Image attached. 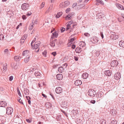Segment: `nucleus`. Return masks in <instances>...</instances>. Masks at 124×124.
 Wrapping results in <instances>:
<instances>
[{
    "instance_id": "37",
    "label": "nucleus",
    "mask_w": 124,
    "mask_h": 124,
    "mask_svg": "<svg viewBox=\"0 0 124 124\" xmlns=\"http://www.w3.org/2000/svg\"><path fill=\"white\" fill-rule=\"evenodd\" d=\"M47 53V51L45 50L42 53L43 55L45 57H46V54Z\"/></svg>"
},
{
    "instance_id": "58",
    "label": "nucleus",
    "mask_w": 124,
    "mask_h": 124,
    "mask_svg": "<svg viewBox=\"0 0 124 124\" xmlns=\"http://www.w3.org/2000/svg\"><path fill=\"white\" fill-rule=\"evenodd\" d=\"M84 35L86 36H89V34L88 33H85L84 34Z\"/></svg>"
},
{
    "instance_id": "9",
    "label": "nucleus",
    "mask_w": 124,
    "mask_h": 124,
    "mask_svg": "<svg viewBox=\"0 0 124 124\" xmlns=\"http://www.w3.org/2000/svg\"><path fill=\"white\" fill-rule=\"evenodd\" d=\"M31 53L28 50H25L23 51V56H26V57H28L30 56Z\"/></svg>"
},
{
    "instance_id": "30",
    "label": "nucleus",
    "mask_w": 124,
    "mask_h": 124,
    "mask_svg": "<svg viewBox=\"0 0 124 124\" xmlns=\"http://www.w3.org/2000/svg\"><path fill=\"white\" fill-rule=\"evenodd\" d=\"M64 69L63 67H59L58 69V71L60 73H62L64 71Z\"/></svg>"
},
{
    "instance_id": "6",
    "label": "nucleus",
    "mask_w": 124,
    "mask_h": 124,
    "mask_svg": "<svg viewBox=\"0 0 124 124\" xmlns=\"http://www.w3.org/2000/svg\"><path fill=\"white\" fill-rule=\"evenodd\" d=\"M29 72L28 73V72H26L23 73L21 77V79L23 80L24 79L26 78V76H28V79L30 77V75H29Z\"/></svg>"
},
{
    "instance_id": "3",
    "label": "nucleus",
    "mask_w": 124,
    "mask_h": 124,
    "mask_svg": "<svg viewBox=\"0 0 124 124\" xmlns=\"http://www.w3.org/2000/svg\"><path fill=\"white\" fill-rule=\"evenodd\" d=\"M29 6L28 3H24L21 6L22 9L24 10H26L28 9Z\"/></svg>"
},
{
    "instance_id": "59",
    "label": "nucleus",
    "mask_w": 124,
    "mask_h": 124,
    "mask_svg": "<svg viewBox=\"0 0 124 124\" xmlns=\"http://www.w3.org/2000/svg\"><path fill=\"white\" fill-rule=\"evenodd\" d=\"M52 54L54 56H55L56 55V53L55 52H53L52 53Z\"/></svg>"
},
{
    "instance_id": "43",
    "label": "nucleus",
    "mask_w": 124,
    "mask_h": 124,
    "mask_svg": "<svg viewBox=\"0 0 124 124\" xmlns=\"http://www.w3.org/2000/svg\"><path fill=\"white\" fill-rule=\"evenodd\" d=\"M27 37V35L26 34L24 35L22 38V39L25 40Z\"/></svg>"
},
{
    "instance_id": "12",
    "label": "nucleus",
    "mask_w": 124,
    "mask_h": 124,
    "mask_svg": "<svg viewBox=\"0 0 124 124\" xmlns=\"http://www.w3.org/2000/svg\"><path fill=\"white\" fill-rule=\"evenodd\" d=\"M11 66L15 69H17L18 67V63H15L14 62H12L11 64Z\"/></svg>"
},
{
    "instance_id": "42",
    "label": "nucleus",
    "mask_w": 124,
    "mask_h": 124,
    "mask_svg": "<svg viewBox=\"0 0 124 124\" xmlns=\"http://www.w3.org/2000/svg\"><path fill=\"white\" fill-rule=\"evenodd\" d=\"M97 2L102 5H104V2L101 0H98Z\"/></svg>"
},
{
    "instance_id": "36",
    "label": "nucleus",
    "mask_w": 124,
    "mask_h": 124,
    "mask_svg": "<svg viewBox=\"0 0 124 124\" xmlns=\"http://www.w3.org/2000/svg\"><path fill=\"white\" fill-rule=\"evenodd\" d=\"M59 7L61 8H62L65 7L63 3L62 2L61 3L59 6Z\"/></svg>"
},
{
    "instance_id": "23",
    "label": "nucleus",
    "mask_w": 124,
    "mask_h": 124,
    "mask_svg": "<svg viewBox=\"0 0 124 124\" xmlns=\"http://www.w3.org/2000/svg\"><path fill=\"white\" fill-rule=\"evenodd\" d=\"M21 59V57L19 56H15L14 57V59L16 61H19Z\"/></svg>"
},
{
    "instance_id": "63",
    "label": "nucleus",
    "mask_w": 124,
    "mask_h": 124,
    "mask_svg": "<svg viewBox=\"0 0 124 124\" xmlns=\"http://www.w3.org/2000/svg\"><path fill=\"white\" fill-rule=\"evenodd\" d=\"M75 47H76V46H75V45H72L71 47L72 49H74L75 48Z\"/></svg>"
},
{
    "instance_id": "38",
    "label": "nucleus",
    "mask_w": 124,
    "mask_h": 124,
    "mask_svg": "<svg viewBox=\"0 0 124 124\" xmlns=\"http://www.w3.org/2000/svg\"><path fill=\"white\" fill-rule=\"evenodd\" d=\"M117 123V121L115 120H112L110 124H116Z\"/></svg>"
},
{
    "instance_id": "62",
    "label": "nucleus",
    "mask_w": 124,
    "mask_h": 124,
    "mask_svg": "<svg viewBox=\"0 0 124 124\" xmlns=\"http://www.w3.org/2000/svg\"><path fill=\"white\" fill-rule=\"evenodd\" d=\"M54 30L55 29L54 28H52L51 32L52 33H53V32L54 31V32L55 31Z\"/></svg>"
},
{
    "instance_id": "24",
    "label": "nucleus",
    "mask_w": 124,
    "mask_h": 124,
    "mask_svg": "<svg viewBox=\"0 0 124 124\" xmlns=\"http://www.w3.org/2000/svg\"><path fill=\"white\" fill-rule=\"evenodd\" d=\"M30 57V56H29L28 57H26L25 58L24 60V62L26 63H28L29 61Z\"/></svg>"
},
{
    "instance_id": "29",
    "label": "nucleus",
    "mask_w": 124,
    "mask_h": 124,
    "mask_svg": "<svg viewBox=\"0 0 124 124\" xmlns=\"http://www.w3.org/2000/svg\"><path fill=\"white\" fill-rule=\"evenodd\" d=\"M2 117H1V120L2 122L1 124H4L6 122V118L5 117H3L1 116Z\"/></svg>"
},
{
    "instance_id": "41",
    "label": "nucleus",
    "mask_w": 124,
    "mask_h": 124,
    "mask_svg": "<svg viewBox=\"0 0 124 124\" xmlns=\"http://www.w3.org/2000/svg\"><path fill=\"white\" fill-rule=\"evenodd\" d=\"M119 36L118 35H114L113 39L114 40H116L118 38Z\"/></svg>"
},
{
    "instance_id": "44",
    "label": "nucleus",
    "mask_w": 124,
    "mask_h": 124,
    "mask_svg": "<svg viewBox=\"0 0 124 124\" xmlns=\"http://www.w3.org/2000/svg\"><path fill=\"white\" fill-rule=\"evenodd\" d=\"M17 93L20 96V97H21V94L20 92V91L19 88H17Z\"/></svg>"
},
{
    "instance_id": "56",
    "label": "nucleus",
    "mask_w": 124,
    "mask_h": 124,
    "mask_svg": "<svg viewBox=\"0 0 124 124\" xmlns=\"http://www.w3.org/2000/svg\"><path fill=\"white\" fill-rule=\"evenodd\" d=\"M90 102L93 104H94L95 102V101L94 100H92L90 101Z\"/></svg>"
},
{
    "instance_id": "8",
    "label": "nucleus",
    "mask_w": 124,
    "mask_h": 124,
    "mask_svg": "<svg viewBox=\"0 0 124 124\" xmlns=\"http://www.w3.org/2000/svg\"><path fill=\"white\" fill-rule=\"evenodd\" d=\"M6 113L7 115H10L12 113L13 109L11 107H8L6 109Z\"/></svg>"
},
{
    "instance_id": "18",
    "label": "nucleus",
    "mask_w": 124,
    "mask_h": 124,
    "mask_svg": "<svg viewBox=\"0 0 124 124\" xmlns=\"http://www.w3.org/2000/svg\"><path fill=\"white\" fill-rule=\"evenodd\" d=\"M82 81L80 80H77L75 82V84L76 85L78 86L81 85Z\"/></svg>"
},
{
    "instance_id": "49",
    "label": "nucleus",
    "mask_w": 124,
    "mask_h": 124,
    "mask_svg": "<svg viewBox=\"0 0 124 124\" xmlns=\"http://www.w3.org/2000/svg\"><path fill=\"white\" fill-rule=\"evenodd\" d=\"M77 5V3H74L73 4V5L72 6V7L73 8Z\"/></svg>"
},
{
    "instance_id": "54",
    "label": "nucleus",
    "mask_w": 124,
    "mask_h": 124,
    "mask_svg": "<svg viewBox=\"0 0 124 124\" xmlns=\"http://www.w3.org/2000/svg\"><path fill=\"white\" fill-rule=\"evenodd\" d=\"M26 121L28 123H30L32 121V120L31 119H26Z\"/></svg>"
},
{
    "instance_id": "45",
    "label": "nucleus",
    "mask_w": 124,
    "mask_h": 124,
    "mask_svg": "<svg viewBox=\"0 0 124 124\" xmlns=\"http://www.w3.org/2000/svg\"><path fill=\"white\" fill-rule=\"evenodd\" d=\"M18 101L21 104H23V103L22 102V100H21L20 98H19V99H18Z\"/></svg>"
},
{
    "instance_id": "32",
    "label": "nucleus",
    "mask_w": 124,
    "mask_h": 124,
    "mask_svg": "<svg viewBox=\"0 0 124 124\" xmlns=\"http://www.w3.org/2000/svg\"><path fill=\"white\" fill-rule=\"evenodd\" d=\"M65 7L69 6L70 4V2L68 1H66L63 3Z\"/></svg>"
},
{
    "instance_id": "5",
    "label": "nucleus",
    "mask_w": 124,
    "mask_h": 124,
    "mask_svg": "<svg viewBox=\"0 0 124 124\" xmlns=\"http://www.w3.org/2000/svg\"><path fill=\"white\" fill-rule=\"evenodd\" d=\"M7 64L6 63H3L1 64V70L3 72L7 70Z\"/></svg>"
},
{
    "instance_id": "20",
    "label": "nucleus",
    "mask_w": 124,
    "mask_h": 124,
    "mask_svg": "<svg viewBox=\"0 0 124 124\" xmlns=\"http://www.w3.org/2000/svg\"><path fill=\"white\" fill-rule=\"evenodd\" d=\"M56 78L58 80H60L62 79L63 76L62 74H58L56 76Z\"/></svg>"
},
{
    "instance_id": "53",
    "label": "nucleus",
    "mask_w": 124,
    "mask_h": 124,
    "mask_svg": "<svg viewBox=\"0 0 124 124\" xmlns=\"http://www.w3.org/2000/svg\"><path fill=\"white\" fill-rule=\"evenodd\" d=\"M22 18L23 20H24L26 19L27 17L25 15H23L22 16Z\"/></svg>"
},
{
    "instance_id": "14",
    "label": "nucleus",
    "mask_w": 124,
    "mask_h": 124,
    "mask_svg": "<svg viewBox=\"0 0 124 124\" xmlns=\"http://www.w3.org/2000/svg\"><path fill=\"white\" fill-rule=\"evenodd\" d=\"M7 104L5 102L3 101H0V107H3L5 111V106Z\"/></svg>"
},
{
    "instance_id": "28",
    "label": "nucleus",
    "mask_w": 124,
    "mask_h": 124,
    "mask_svg": "<svg viewBox=\"0 0 124 124\" xmlns=\"http://www.w3.org/2000/svg\"><path fill=\"white\" fill-rule=\"evenodd\" d=\"M41 74L38 70L36 71L35 73V75L36 77H38V76H40Z\"/></svg>"
},
{
    "instance_id": "15",
    "label": "nucleus",
    "mask_w": 124,
    "mask_h": 124,
    "mask_svg": "<svg viewBox=\"0 0 124 124\" xmlns=\"http://www.w3.org/2000/svg\"><path fill=\"white\" fill-rule=\"evenodd\" d=\"M115 5L117 8L121 10H123L124 9V8L121 5L117 3H116Z\"/></svg>"
},
{
    "instance_id": "57",
    "label": "nucleus",
    "mask_w": 124,
    "mask_h": 124,
    "mask_svg": "<svg viewBox=\"0 0 124 124\" xmlns=\"http://www.w3.org/2000/svg\"><path fill=\"white\" fill-rule=\"evenodd\" d=\"M98 96L99 97H102V95H101V94L100 93H99L98 94Z\"/></svg>"
},
{
    "instance_id": "13",
    "label": "nucleus",
    "mask_w": 124,
    "mask_h": 124,
    "mask_svg": "<svg viewBox=\"0 0 124 124\" xmlns=\"http://www.w3.org/2000/svg\"><path fill=\"white\" fill-rule=\"evenodd\" d=\"M71 13H69L68 15L66 16L65 17V19L66 20H68L71 19V16L73 15Z\"/></svg>"
},
{
    "instance_id": "46",
    "label": "nucleus",
    "mask_w": 124,
    "mask_h": 124,
    "mask_svg": "<svg viewBox=\"0 0 124 124\" xmlns=\"http://www.w3.org/2000/svg\"><path fill=\"white\" fill-rule=\"evenodd\" d=\"M70 8H68L66 9V12L67 13H68L70 12Z\"/></svg>"
},
{
    "instance_id": "27",
    "label": "nucleus",
    "mask_w": 124,
    "mask_h": 124,
    "mask_svg": "<svg viewBox=\"0 0 124 124\" xmlns=\"http://www.w3.org/2000/svg\"><path fill=\"white\" fill-rule=\"evenodd\" d=\"M53 8V5H50L48 9L46 11V13H48Z\"/></svg>"
},
{
    "instance_id": "7",
    "label": "nucleus",
    "mask_w": 124,
    "mask_h": 124,
    "mask_svg": "<svg viewBox=\"0 0 124 124\" xmlns=\"http://www.w3.org/2000/svg\"><path fill=\"white\" fill-rule=\"evenodd\" d=\"M118 64V62L117 61L114 60L112 61L110 65L111 67H116Z\"/></svg>"
},
{
    "instance_id": "48",
    "label": "nucleus",
    "mask_w": 124,
    "mask_h": 124,
    "mask_svg": "<svg viewBox=\"0 0 124 124\" xmlns=\"http://www.w3.org/2000/svg\"><path fill=\"white\" fill-rule=\"evenodd\" d=\"M22 23H20L19 24V25H18L17 26V27H16V29H18L19 27L20 26H22Z\"/></svg>"
},
{
    "instance_id": "1",
    "label": "nucleus",
    "mask_w": 124,
    "mask_h": 124,
    "mask_svg": "<svg viewBox=\"0 0 124 124\" xmlns=\"http://www.w3.org/2000/svg\"><path fill=\"white\" fill-rule=\"evenodd\" d=\"M66 24L67 27L66 30L67 31L69 29L73 28L74 26H76L77 24L76 22H74L72 20H71L68 22Z\"/></svg>"
},
{
    "instance_id": "60",
    "label": "nucleus",
    "mask_w": 124,
    "mask_h": 124,
    "mask_svg": "<svg viewBox=\"0 0 124 124\" xmlns=\"http://www.w3.org/2000/svg\"><path fill=\"white\" fill-rule=\"evenodd\" d=\"M74 59L76 61H77L78 60V57L76 56H75L74 57Z\"/></svg>"
},
{
    "instance_id": "39",
    "label": "nucleus",
    "mask_w": 124,
    "mask_h": 124,
    "mask_svg": "<svg viewBox=\"0 0 124 124\" xmlns=\"http://www.w3.org/2000/svg\"><path fill=\"white\" fill-rule=\"evenodd\" d=\"M50 45L51 46H55V43L54 41H51L50 43Z\"/></svg>"
},
{
    "instance_id": "2",
    "label": "nucleus",
    "mask_w": 124,
    "mask_h": 124,
    "mask_svg": "<svg viewBox=\"0 0 124 124\" xmlns=\"http://www.w3.org/2000/svg\"><path fill=\"white\" fill-rule=\"evenodd\" d=\"M39 45V44L38 42H36L33 44V41H32L31 43V46L33 49H37L38 48Z\"/></svg>"
},
{
    "instance_id": "4",
    "label": "nucleus",
    "mask_w": 124,
    "mask_h": 124,
    "mask_svg": "<svg viewBox=\"0 0 124 124\" xmlns=\"http://www.w3.org/2000/svg\"><path fill=\"white\" fill-rule=\"evenodd\" d=\"M88 93V95L90 96L94 97L96 93L93 89H92L89 90Z\"/></svg>"
},
{
    "instance_id": "25",
    "label": "nucleus",
    "mask_w": 124,
    "mask_h": 124,
    "mask_svg": "<svg viewBox=\"0 0 124 124\" xmlns=\"http://www.w3.org/2000/svg\"><path fill=\"white\" fill-rule=\"evenodd\" d=\"M53 35L52 36V38H53L54 37L57 38L58 36V34L57 33L54 31L52 33Z\"/></svg>"
},
{
    "instance_id": "19",
    "label": "nucleus",
    "mask_w": 124,
    "mask_h": 124,
    "mask_svg": "<svg viewBox=\"0 0 124 124\" xmlns=\"http://www.w3.org/2000/svg\"><path fill=\"white\" fill-rule=\"evenodd\" d=\"M34 21L33 20L32 23L30 24L29 27V29L30 30H32L33 29L34 26Z\"/></svg>"
},
{
    "instance_id": "51",
    "label": "nucleus",
    "mask_w": 124,
    "mask_h": 124,
    "mask_svg": "<svg viewBox=\"0 0 124 124\" xmlns=\"http://www.w3.org/2000/svg\"><path fill=\"white\" fill-rule=\"evenodd\" d=\"M8 52V49H6L4 50V52L5 53V54H7Z\"/></svg>"
},
{
    "instance_id": "31",
    "label": "nucleus",
    "mask_w": 124,
    "mask_h": 124,
    "mask_svg": "<svg viewBox=\"0 0 124 124\" xmlns=\"http://www.w3.org/2000/svg\"><path fill=\"white\" fill-rule=\"evenodd\" d=\"M79 45L81 47H83L85 46V44L83 41L79 43Z\"/></svg>"
},
{
    "instance_id": "50",
    "label": "nucleus",
    "mask_w": 124,
    "mask_h": 124,
    "mask_svg": "<svg viewBox=\"0 0 124 124\" xmlns=\"http://www.w3.org/2000/svg\"><path fill=\"white\" fill-rule=\"evenodd\" d=\"M79 6L81 8H83L85 7V4H81L79 5Z\"/></svg>"
},
{
    "instance_id": "17",
    "label": "nucleus",
    "mask_w": 124,
    "mask_h": 124,
    "mask_svg": "<svg viewBox=\"0 0 124 124\" xmlns=\"http://www.w3.org/2000/svg\"><path fill=\"white\" fill-rule=\"evenodd\" d=\"M63 14L62 12L61 11L58 12L55 16V18H59Z\"/></svg>"
},
{
    "instance_id": "47",
    "label": "nucleus",
    "mask_w": 124,
    "mask_h": 124,
    "mask_svg": "<svg viewBox=\"0 0 124 124\" xmlns=\"http://www.w3.org/2000/svg\"><path fill=\"white\" fill-rule=\"evenodd\" d=\"M32 14V13L30 11L28 12L26 14V15L28 16H31Z\"/></svg>"
},
{
    "instance_id": "61",
    "label": "nucleus",
    "mask_w": 124,
    "mask_h": 124,
    "mask_svg": "<svg viewBox=\"0 0 124 124\" xmlns=\"http://www.w3.org/2000/svg\"><path fill=\"white\" fill-rule=\"evenodd\" d=\"M25 40L22 39H21V43L22 44V43H23L24 41Z\"/></svg>"
},
{
    "instance_id": "34",
    "label": "nucleus",
    "mask_w": 124,
    "mask_h": 124,
    "mask_svg": "<svg viewBox=\"0 0 124 124\" xmlns=\"http://www.w3.org/2000/svg\"><path fill=\"white\" fill-rule=\"evenodd\" d=\"M45 105L46 107L48 108H50L51 107V104L49 102L46 103V104Z\"/></svg>"
},
{
    "instance_id": "11",
    "label": "nucleus",
    "mask_w": 124,
    "mask_h": 124,
    "mask_svg": "<svg viewBox=\"0 0 124 124\" xmlns=\"http://www.w3.org/2000/svg\"><path fill=\"white\" fill-rule=\"evenodd\" d=\"M55 91L57 93L59 94L62 92V89L60 87H57L55 89Z\"/></svg>"
},
{
    "instance_id": "55",
    "label": "nucleus",
    "mask_w": 124,
    "mask_h": 124,
    "mask_svg": "<svg viewBox=\"0 0 124 124\" xmlns=\"http://www.w3.org/2000/svg\"><path fill=\"white\" fill-rule=\"evenodd\" d=\"M65 30V29L64 28H62L61 29V32H63Z\"/></svg>"
},
{
    "instance_id": "35",
    "label": "nucleus",
    "mask_w": 124,
    "mask_h": 124,
    "mask_svg": "<svg viewBox=\"0 0 124 124\" xmlns=\"http://www.w3.org/2000/svg\"><path fill=\"white\" fill-rule=\"evenodd\" d=\"M76 51L77 53H80L81 51V48L79 47H78L76 48Z\"/></svg>"
},
{
    "instance_id": "10",
    "label": "nucleus",
    "mask_w": 124,
    "mask_h": 124,
    "mask_svg": "<svg viewBox=\"0 0 124 124\" xmlns=\"http://www.w3.org/2000/svg\"><path fill=\"white\" fill-rule=\"evenodd\" d=\"M121 77L120 74L119 72H117L116 73L114 76L115 78L117 80L121 78Z\"/></svg>"
},
{
    "instance_id": "52",
    "label": "nucleus",
    "mask_w": 124,
    "mask_h": 124,
    "mask_svg": "<svg viewBox=\"0 0 124 124\" xmlns=\"http://www.w3.org/2000/svg\"><path fill=\"white\" fill-rule=\"evenodd\" d=\"M13 77L12 76H10L9 78V80L10 81H11L13 79Z\"/></svg>"
},
{
    "instance_id": "64",
    "label": "nucleus",
    "mask_w": 124,
    "mask_h": 124,
    "mask_svg": "<svg viewBox=\"0 0 124 124\" xmlns=\"http://www.w3.org/2000/svg\"><path fill=\"white\" fill-rule=\"evenodd\" d=\"M34 21V23H35L36 24H37L38 23V20H36L35 21H34Z\"/></svg>"
},
{
    "instance_id": "21",
    "label": "nucleus",
    "mask_w": 124,
    "mask_h": 124,
    "mask_svg": "<svg viewBox=\"0 0 124 124\" xmlns=\"http://www.w3.org/2000/svg\"><path fill=\"white\" fill-rule=\"evenodd\" d=\"M105 74L107 76H109L111 75V73L109 70H108L105 71L104 72Z\"/></svg>"
},
{
    "instance_id": "40",
    "label": "nucleus",
    "mask_w": 124,
    "mask_h": 124,
    "mask_svg": "<svg viewBox=\"0 0 124 124\" xmlns=\"http://www.w3.org/2000/svg\"><path fill=\"white\" fill-rule=\"evenodd\" d=\"M26 97L27 99L28 100V102L29 104H30L31 103V101L30 100L31 98L29 96H26Z\"/></svg>"
},
{
    "instance_id": "22",
    "label": "nucleus",
    "mask_w": 124,
    "mask_h": 124,
    "mask_svg": "<svg viewBox=\"0 0 124 124\" xmlns=\"http://www.w3.org/2000/svg\"><path fill=\"white\" fill-rule=\"evenodd\" d=\"M119 45L121 47L124 48V41L121 40L120 41L119 43Z\"/></svg>"
},
{
    "instance_id": "26",
    "label": "nucleus",
    "mask_w": 124,
    "mask_h": 124,
    "mask_svg": "<svg viewBox=\"0 0 124 124\" xmlns=\"http://www.w3.org/2000/svg\"><path fill=\"white\" fill-rule=\"evenodd\" d=\"M88 76V74L87 73H84L82 75V77L84 79H86Z\"/></svg>"
},
{
    "instance_id": "33",
    "label": "nucleus",
    "mask_w": 124,
    "mask_h": 124,
    "mask_svg": "<svg viewBox=\"0 0 124 124\" xmlns=\"http://www.w3.org/2000/svg\"><path fill=\"white\" fill-rule=\"evenodd\" d=\"M45 3L44 2H42L40 5L39 9H41L43 8L45 6Z\"/></svg>"
},
{
    "instance_id": "16",
    "label": "nucleus",
    "mask_w": 124,
    "mask_h": 124,
    "mask_svg": "<svg viewBox=\"0 0 124 124\" xmlns=\"http://www.w3.org/2000/svg\"><path fill=\"white\" fill-rule=\"evenodd\" d=\"M91 41L94 43H96L98 41L97 38L95 37H93L91 38Z\"/></svg>"
}]
</instances>
